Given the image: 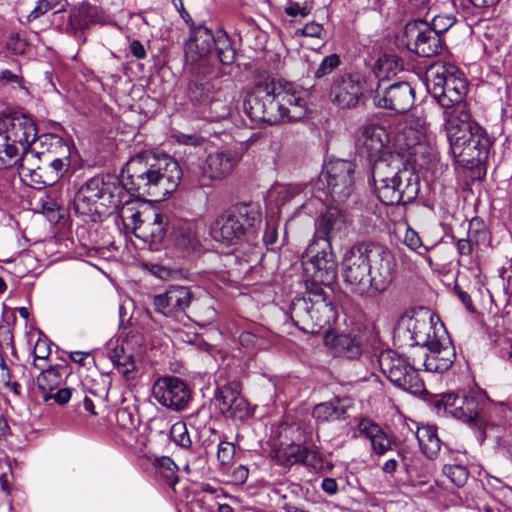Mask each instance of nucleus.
Returning a JSON list of instances; mask_svg holds the SVG:
<instances>
[{
    "label": "nucleus",
    "mask_w": 512,
    "mask_h": 512,
    "mask_svg": "<svg viewBox=\"0 0 512 512\" xmlns=\"http://www.w3.org/2000/svg\"><path fill=\"white\" fill-rule=\"evenodd\" d=\"M235 55V49L226 33L215 36L207 27L192 24L184 46L186 70L190 77L189 95L198 100L207 95L212 88L211 80L220 76L218 63L231 65Z\"/></svg>",
    "instance_id": "f257e3e1"
},
{
    "label": "nucleus",
    "mask_w": 512,
    "mask_h": 512,
    "mask_svg": "<svg viewBox=\"0 0 512 512\" xmlns=\"http://www.w3.org/2000/svg\"><path fill=\"white\" fill-rule=\"evenodd\" d=\"M342 272L350 291L360 296L384 293L396 274L391 251L374 242H356L342 259Z\"/></svg>",
    "instance_id": "f03ea898"
},
{
    "label": "nucleus",
    "mask_w": 512,
    "mask_h": 512,
    "mask_svg": "<svg viewBox=\"0 0 512 512\" xmlns=\"http://www.w3.org/2000/svg\"><path fill=\"white\" fill-rule=\"evenodd\" d=\"M243 109L254 122L277 125L305 117V93L295 84L275 78L258 82L247 94Z\"/></svg>",
    "instance_id": "7ed1b4c3"
},
{
    "label": "nucleus",
    "mask_w": 512,
    "mask_h": 512,
    "mask_svg": "<svg viewBox=\"0 0 512 512\" xmlns=\"http://www.w3.org/2000/svg\"><path fill=\"white\" fill-rule=\"evenodd\" d=\"M181 178L182 171L176 160L167 156L137 155L126 163L120 184L125 199L149 196L161 201L177 189Z\"/></svg>",
    "instance_id": "20e7f679"
},
{
    "label": "nucleus",
    "mask_w": 512,
    "mask_h": 512,
    "mask_svg": "<svg viewBox=\"0 0 512 512\" xmlns=\"http://www.w3.org/2000/svg\"><path fill=\"white\" fill-rule=\"evenodd\" d=\"M123 204H129V199H125L120 181L110 175H98L87 180L73 200L75 213L92 222L98 221L108 210H116Z\"/></svg>",
    "instance_id": "39448f33"
},
{
    "label": "nucleus",
    "mask_w": 512,
    "mask_h": 512,
    "mask_svg": "<svg viewBox=\"0 0 512 512\" xmlns=\"http://www.w3.org/2000/svg\"><path fill=\"white\" fill-rule=\"evenodd\" d=\"M426 86L429 94L443 108L444 124L453 118H467L470 113L464 97L468 83L452 65L433 67L427 74Z\"/></svg>",
    "instance_id": "423d86ee"
},
{
    "label": "nucleus",
    "mask_w": 512,
    "mask_h": 512,
    "mask_svg": "<svg viewBox=\"0 0 512 512\" xmlns=\"http://www.w3.org/2000/svg\"><path fill=\"white\" fill-rule=\"evenodd\" d=\"M450 150L461 163L474 164L485 161L492 141L485 129L471 118H453L444 124Z\"/></svg>",
    "instance_id": "0eeeda50"
},
{
    "label": "nucleus",
    "mask_w": 512,
    "mask_h": 512,
    "mask_svg": "<svg viewBox=\"0 0 512 512\" xmlns=\"http://www.w3.org/2000/svg\"><path fill=\"white\" fill-rule=\"evenodd\" d=\"M261 221L262 214L258 203L238 202L217 217L211 227V235L217 242L236 245L242 241H250Z\"/></svg>",
    "instance_id": "6e6552de"
},
{
    "label": "nucleus",
    "mask_w": 512,
    "mask_h": 512,
    "mask_svg": "<svg viewBox=\"0 0 512 512\" xmlns=\"http://www.w3.org/2000/svg\"><path fill=\"white\" fill-rule=\"evenodd\" d=\"M293 324L310 334L330 333L337 320L334 304L327 298L323 288L307 289L303 297H296L290 304Z\"/></svg>",
    "instance_id": "1a4fd4ad"
},
{
    "label": "nucleus",
    "mask_w": 512,
    "mask_h": 512,
    "mask_svg": "<svg viewBox=\"0 0 512 512\" xmlns=\"http://www.w3.org/2000/svg\"><path fill=\"white\" fill-rule=\"evenodd\" d=\"M485 397L472 389H460L445 393L436 402V407H443L452 417L476 429H482L483 412L486 407Z\"/></svg>",
    "instance_id": "9d476101"
},
{
    "label": "nucleus",
    "mask_w": 512,
    "mask_h": 512,
    "mask_svg": "<svg viewBox=\"0 0 512 512\" xmlns=\"http://www.w3.org/2000/svg\"><path fill=\"white\" fill-rule=\"evenodd\" d=\"M378 362L382 373L397 387L414 395L421 394L425 390L424 382L417 370L406 357L396 351H382Z\"/></svg>",
    "instance_id": "9b49d317"
},
{
    "label": "nucleus",
    "mask_w": 512,
    "mask_h": 512,
    "mask_svg": "<svg viewBox=\"0 0 512 512\" xmlns=\"http://www.w3.org/2000/svg\"><path fill=\"white\" fill-rule=\"evenodd\" d=\"M215 405L225 418L243 421L253 414L247 399L242 395V385L237 379L222 381L219 377L214 394Z\"/></svg>",
    "instance_id": "f8f14e48"
},
{
    "label": "nucleus",
    "mask_w": 512,
    "mask_h": 512,
    "mask_svg": "<svg viewBox=\"0 0 512 512\" xmlns=\"http://www.w3.org/2000/svg\"><path fill=\"white\" fill-rule=\"evenodd\" d=\"M71 373L68 364H56L43 369L36 378L37 389L41 392L43 402L53 400L64 405L71 399H79L80 392L73 388H61L64 379Z\"/></svg>",
    "instance_id": "ddd939ff"
},
{
    "label": "nucleus",
    "mask_w": 512,
    "mask_h": 512,
    "mask_svg": "<svg viewBox=\"0 0 512 512\" xmlns=\"http://www.w3.org/2000/svg\"><path fill=\"white\" fill-rule=\"evenodd\" d=\"M407 48L421 57H433L442 50V41L427 21L417 19L408 22L403 31Z\"/></svg>",
    "instance_id": "4468645a"
},
{
    "label": "nucleus",
    "mask_w": 512,
    "mask_h": 512,
    "mask_svg": "<svg viewBox=\"0 0 512 512\" xmlns=\"http://www.w3.org/2000/svg\"><path fill=\"white\" fill-rule=\"evenodd\" d=\"M365 79L359 73H342L333 78L329 97L341 109L355 108L366 92Z\"/></svg>",
    "instance_id": "2eb2a0df"
},
{
    "label": "nucleus",
    "mask_w": 512,
    "mask_h": 512,
    "mask_svg": "<svg viewBox=\"0 0 512 512\" xmlns=\"http://www.w3.org/2000/svg\"><path fill=\"white\" fill-rule=\"evenodd\" d=\"M317 242L311 244L308 253L312 254L310 260L305 264V270L310 275V279L306 281V288L312 289L322 288L321 286H331L337 279V262L331 252H327L325 247L321 252L315 254V246Z\"/></svg>",
    "instance_id": "dca6fc26"
},
{
    "label": "nucleus",
    "mask_w": 512,
    "mask_h": 512,
    "mask_svg": "<svg viewBox=\"0 0 512 512\" xmlns=\"http://www.w3.org/2000/svg\"><path fill=\"white\" fill-rule=\"evenodd\" d=\"M327 189L335 202H345L354 190L355 164L337 159L325 166Z\"/></svg>",
    "instance_id": "f3484780"
},
{
    "label": "nucleus",
    "mask_w": 512,
    "mask_h": 512,
    "mask_svg": "<svg viewBox=\"0 0 512 512\" xmlns=\"http://www.w3.org/2000/svg\"><path fill=\"white\" fill-rule=\"evenodd\" d=\"M153 397L162 406L174 411L184 409L191 398L188 385L175 376L161 377L152 389Z\"/></svg>",
    "instance_id": "a211bd4d"
},
{
    "label": "nucleus",
    "mask_w": 512,
    "mask_h": 512,
    "mask_svg": "<svg viewBox=\"0 0 512 512\" xmlns=\"http://www.w3.org/2000/svg\"><path fill=\"white\" fill-rule=\"evenodd\" d=\"M388 142V133L382 126L368 124L357 130L355 147L360 157L371 162L390 154Z\"/></svg>",
    "instance_id": "6ab92c4d"
},
{
    "label": "nucleus",
    "mask_w": 512,
    "mask_h": 512,
    "mask_svg": "<svg viewBox=\"0 0 512 512\" xmlns=\"http://www.w3.org/2000/svg\"><path fill=\"white\" fill-rule=\"evenodd\" d=\"M0 132L9 136L10 141L22 152L35 144L37 130L33 120L23 114H9L0 117Z\"/></svg>",
    "instance_id": "aec40b11"
},
{
    "label": "nucleus",
    "mask_w": 512,
    "mask_h": 512,
    "mask_svg": "<svg viewBox=\"0 0 512 512\" xmlns=\"http://www.w3.org/2000/svg\"><path fill=\"white\" fill-rule=\"evenodd\" d=\"M237 162L238 158L232 152L216 151L210 153L200 166V174L197 179L198 186L210 188L213 182L222 181L232 173Z\"/></svg>",
    "instance_id": "412c9836"
},
{
    "label": "nucleus",
    "mask_w": 512,
    "mask_h": 512,
    "mask_svg": "<svg viewBox=\"0 0 512 512\" xmlns=\"http://www.w3.org/2000/svg\"><path fill=\"white\" fill-rule=\"evenodd\" d=\"M415 93L414 89L407 82H397L383 91L380 85L375 91L373 102L378 108L389 109L396 113H405L414 105Z\"/></svg>",
    "instance_id": "4be33fe9"
},
{
    "label": "nucleus",
    "mask_w": 512,
    "mask_h": 512,
    "mask_svg": "<svg viewBox=\"0 0 512 512\" xmlns=\"http://www.w3.org/2000/svg\"><path fill=\"white\" fill-rule=\"evenodd\" d=\"M192 299L193 293L189 287L171 285L164 293L154 296L153 305L156 312L178 319L185 315Z\"/></svg>",
    "instance_id": "5701e85b"
},
{
    "label": "nucleus",
    "mask_w": 512,
    "mask_h": 512,
    "mask_svg": "<svg viewBox=\"0 0 512 512\" xmlns=\"http://www.w3.org/2000/svg\"><path fill=\"white\" fill-rule=\"evenodd\" d=\"M346 228L345 213L336 206H328L315 221V236L324 242L325 248H330L331 241L340 238Z\"/></svg>",
    "instance_id": "b1692460"
},
{
    "label": "nucleus",
    "mask_w": 512,
    "mask_h": 512,
    "mask_svg": "<svg viewBox=\"0 0 512 512\" xmlns=\"http://www.w3.org/2000/svg\"><path fill=\"white\" fill-rule=\"evenodd\" d=\"M20 154L18 172L22 181L34 188L50 186L54 177L45 176L44 166L40 165V163L43 164V160L38 152L27 149L26 152H20Z\"/></svg>",
    "instance_id": "393cba45"
},
{
    "label": "nucleus",
    "mask_w": 512,
    "mask_h": 512,
    "mask_svg": "<svg viewBox=\"0 0 512 512\" xmlns=\"http://www.w3.org/2000/svg\"><path fill=\"white\" fill-rule=\"evenodd\" d=\"M428 353L424 360L427 371L443 373L454 363L456 354L451 341L433 336V341L427 348Z\"/></svg>",
    "instance_id": "a878e982"
},
{
    "label": "nucleus",
    "mask_w": 512,
    "mask_h": 512,
    "mask_svg": "<svg viewBox=\"0 0 512 512\" xmlns=\"http://www.w3.org/2000/svg\"><path fill=\"white\" fill-rule=\"evenodd\" d=\"M358 432L370 441L372 454L383 456L393 449L394 440L373 420L362 418L357 425Z\"/></svg>",
    "instance_id": "bb28decb"
},
{
    "label": "nucleus",
    "mask_w": 512,
    "mask_h": 512,
    "mask_svg": "<svg viewBox=\"0 0 512 512\" xmlns=\"http://www.w3.org/2000/svg\"><path fill=\"white\" fill-rule=\"evenodd\" d=\"M488 414L483 413V428L480 431L481 439L491 436V432L500 426H503L506 421L512 418V403L507 401L491 402L487 408Z\"/></svg>",
    "instance_id": "cd10ccee"
},
{
    "label": "nucleus",
    "mask_w": 512,
    "mask_h": 512,
    "mask_svg": "<svg viewBox=\"0 0 512 512\" xmlns=\"http://www.w3.org/2000/svg\"><path fill=\"white\" fill-rule=\"evenodd\" d=\"M324 342L340 357L353 360L362 354V343L358 336H351L349 334L335 335L330 332L324 336Z\"/></svg>",
    "instance_id": "c85d7f7f"
},
{
    "label": "nucleus",
    "mask_w": 512,
    "mask_h": 512,
    "mask_svg": "<svg viewBox=\"0 0 512 512\" xmlns=\"http://www.w3.org/2000/svg\"><path fill=\"white\" fill-rule=\"evenodd\" d=\"M352 400L348 397H335L330 401L317 404L312 412L318 422H332L344 418Z\"/></svg>",
    "instance_id": "c756f323"
},
{
    "label": "nucleus",
    "mask_w": 512,
    "mask_h": 512,
    "mask_svg": "<svg viewBox=\"0 0 512 512\" xmlns=\"http://www.w3.org/2000/svg\"><path fill=\"white\" fill-rule=\"evenodd\" d=\"M169 239L175 248L185 253H191L199 246L194 225L190 222L173 225Z\"/></svg>",
    "instance_id": "7c9ffc66"
},
{
    "label": "nucleus",
    "mask_w": 512,
    "mask_h": 512,
    "mask_svg": "<svg viewBox=\"0 0 512 512\" xmlns=\"http://www.w3.org/2000/svg\"><path fill=\"white\" fill-rule=\"evenodd\" d=\"M305 188L307 187H302L300 185H286L278 188L276 190L275 198L276 205L278 207H282L293 202L295 206L306 210L308 214L311 213L312 210L309 207L315 206L320 202V200L311 198L304 202L303 199L305 195H303V192Z\"/></svg>",
    "instance_id": "2f4dec72"
},
{
    "label": "nucleus",
    "mask_w": 512,
    "mask_h": 512,
    "mask_svg": "<svg viewBox=\"0 0 512 512\" xmlns=\"http://www.w3.org/2000/svg\"><path fill=\"white\" fill-rule=\"evenodd\" d=\"M369 163L373 186L391 181L402 172L397 165L398 160L394 159L391 153Z\"/></svg>",
    "instance_id": "473e14b6"
},
{
    "label": "nucleus",
    "mask_w": 512,
    "mask_h": 512,
    "mask_svg": "<svg viewBox=\"0 0 512 512\" xmlns=\"http://www.w3.org/2000/svg\"><path fill=\"white\" fill-rule=\"evenodd\" d=\"M36 141L40 145V150L37 152L43 161H46L47 158H65L71 155L70 147L58 135L43 134L36 138Z\"/></svg>",
    "instance_id": "72a5a7b5"
},
{
    "label": "nucleus",
    "mask_w": 512,
    "mask_h": 512,
    "mask_svg": "<svg viewBox=\"0 0 512 512\" xmlns=\"http://www.w3.org/2000/svg\"><path fill=\"white\" fill-rule=\"evenodd\" d=\"M397 205H406L414 201L419 193V177L410 169H403L398 175Z\"/></svg>",
    "instance_id": "f704fd0d"
},
{
    "label": "nucleus",
    "mask_w": 512,
    "mask_h": 512,
    "mask_svg": "<svg viewBox=\"0 0 512 512\" xmlns=\"http://www.w3.org/2000/svg\"><path fill=\"white\" fill-rule=\"evenodd\" d=\"M419 446L423 454L429 458H435L441 448V440L438 438L436 428L433 426H421L416 433Z\"/></svg>",
    "instance_id": "c9c22d12"
},
{
    "label": "nucleus",
    "mask_w": 512,
    "mask_h": 512,
    "mask_svg": "<svg viewBox=\"0 0 512 512\" xmlns=\"http://www.w3.org/2000/svg\"><path fill=\"white\" fill-rule=\"evenodd\" d=\"M139 231L146 241L151 244H161L167 233V217L162 214H155L152 222L141 223Z\"/></svg>",
    "instance_id": "e433bc0d"
},
{
    "label": "nucleus",
    "mask_w": 512,
    "mask_h": 512,
    "mask_svg": "<svg viewBox=\"0 0 512 512\" xmlns=\"http://www.w3.org/2000/svg\"><path fill=\"white\" fill-rule=\"evenodd\" d=\"M425 327V321L413 317L401 318L394 330V341L400 347H414L412 329Z\"/></svg>",
    "instance_id": "4c0bfd02"
},
{
    "label": "nucleus",
    "mask_w": 512,
    "mask_h": 512,
    "mask_svg": "<svg viewBox=\"0 0 512 512\" xmlns=\"http://www.w3.org/2000/svg\"><path fill=\"white\" fill-rule=\"evenodd\" d=\"M110 359L118 371L125 376L136 369V359L124 345L114 348L110 353Z\"/></svg>",
    "instance_id": "58836bf2"
},
{
    "label": "nucleus",
    "mask_w": 512,
    "mask_h": 512,
    "mask_svg": "<svg viewBox=\"0 0 512 512\" xmlns=\"http://www.w3.org/2000/svg\"><path fill=\"white\" fill-rule=\"evenodd\" d=\"M399 68L398 58L395 55L383 54L373 65V73L379 81L389 79L395 75Z\"/></svg>",
    "instance_id": "ea45409f"
},
{
    "label": "nucleus",
    "mask_w": 512,
    "mask_h": 512,
    "mask_svg": "<svg viewBox=\"0 0 512 512\" xmlns=\"http://www.w3.org/2000/svg\"><path fill=\"white\" fill-rule=\"evenodd\" d=\"M20 152L22 151L10 141L9 136L0 132V169L18 163Z\"/></svg>",
    "instance_id": "a19ab883"
},
{
    "label": "nucleus",
    "mask_w": 512,
    "mask_h": 512,
    "mask_svg": "<svg viewBox=\"0 0 512 512\" xmlns=\"http://www.w3.org/2000/svg\"><path fill=\"white\" fill-rule=\"evenodd\" d=\"M212 88L207 93V95H204L201 100L193 99L190 95V99L194 102H198L201 104H204L205 106H208L209 113L211 114L210 117L214 120H220L222 118H225L229 114L228 107L219 99H215L212 95L214 90V85L211 83Z\"/></svg>",
    "instance_id": "79ce46f5"
},
{
    "label": "nucleus",
    "mask_w": 512,
    "mask_h": 512,
    "mask_svg": "<svg viewBox=\"0 0 512 512\" xmlns=\"http://www.w3.org/2000/svg\"><path fill=\"white\" fill-rule=\"evenodd\" d=\"M398 176L391 181L380 183L373 186L374 192L384 205H397V188H398Z\"/></svg>",
    "instance_id": "37998d69"
},
{
    "label": "nucleus",
    "mask_w": 512,
    "mask_h": 512,
    "mask_svg": "<svg viewBox=\"0 0 512 512\" xmlns=\"http://www.w3.org/2000/svg\"><path fill=\"white\" fill-rule=\"evenodd\" d=\"M156 473L169 486L178 482L177 466L170 457H162L156 461Z\"/></svg>",
    "instance_id": "c03bdc74"
},
{
    "label": "nucleus",
    "mask_w": 512,
    "mask_h": 512,
    "mask_svg": "<svg viewBox=\"0 0 512 512\" xmlns=\"http://www.w3.org/2000/svg\"><path fill=\"white\" fill-rule=\"evenodd\" d=\"M70 163V157L47 158L46 161H43L45 176L55 177L51 180V185L63 176L64 172L70 166Z\"/></svg>",
    "instance_id": "a18cd8bd"
},
{
    "label": "nucleus",
    "mask_w": 512,
    "mask_h": 512,
    "mask_svg": "<svg viewBox=\"0 0 512 512\" xmlns=\"http://www.w3.org/2000/svg\"><path fill=\"white\" fill-rule=\"evenodd\" d=\"M65 4L66 0H38L35 8L28 15V20H36L52 10L61 12Z\"/></svg>",
    "instance_id": "49530a36"
},
{
    "label": "nucleus",
    "mask_w": 512,
    "mask_h": 512,
    "mask_svg": "<svg viewBox=\"0 0 512 512\" xmlns=\"http://www.w3.org/2000/svg\"><path fill=\"white\" fill-rule=\"evenodd\" d=\"M87 29H89V26L80 5L70 12L65 30L72 35H76L77 33L84 32Z\"/></svg>",
    "instance_id": "de8ad7c7"
},
{
    "label": "nucleus",
    "mask_w": 512,
    "mask_h": 512,
    "mask_svg": "<svg viewBox=\"0 0 512 512\" xmlns=\"http://www.w3.org/2000/svg\"><path fill=\"white\" fill-rule=\"evenodd\" d=\"M467 235L476 246L484 244L489 238L487 227L484 221L479 217H474L469 222Z\"/></svg>",
    "instance_id": "09e8293b"
},
{
    "label": "nucleus",
    "mask_w": 512,
    "mask_h": 512,
    "mask_svg": "<svg viewBox=\"0 0 512 512\" xmlns=\"http://www.w3.org/2000/svg\"><path fill=\"white\" fill-rule=\"evenodd\" d=\"M443 473L457 487H463L469 477L468 469L463 465L448 464L443 467Z\"/></svg>",
    "instance_id": "8fccbe9b"
},
{
    "label": "nucleus",
    "mask_w": 512,
    "mask_h": 512,
    "mask_svg": "<svg viewBox=\"0 0 512 512\" xmlns=\"http://www.w3.org/2000/svg\"><path fill=\"white\" fill-rule=\"evenodd\" d=\"M305 449V446L292 443L279 451L278 458L285 465L301 463Z\"/></svg>",
    "instance_id": "3c124183"
},
{
    "label": "nucleus",
    "mask_w": 512,
    "mask_h": 512,
    "mask_svg": "<svg viewBox=\"0 0 512 512\" xmlns=\"http://www.w3.org/2000/svg\"><path fill=\"white\" fill-rule=\"evenodd\" d=\"M170 439L176 445L184 449H189L192 446V440L184 422H176L172 425L170 429Z\"/></svg>",
    "instance_id": "603ef678"
},
{
    "label": "nucleus",
    "mask_w": 512,
    "mask_h": 512,
    "mask_svg": "<svg viewBox=\"0 0 512 512\" xmlns=\"http://www.w3.org/2000/svg\"><path fill=\"white\" fill-rule=\"evenodd\" d=\"M341 64V59L338 54H331L326 56L314 73V77L317 79L323 78L331 74Z\"/></svg>",
    "instance_id": "864d4df0"
},
{
    "label": "nucleus",
    "mask_w": 512,
    "mask_h": 512,
    "mask_svg": "<svg viewBox=\"0 0 512 512\" xmlns=\"http://www.w3.org/2000/svg\"><path fill=\"white\" fill-rule=\"evenodd\" d=\"M413 334V342H415V346H422L428 348L430 343L433 341V336L435 335V331L429 323L425 321V327L416 328L411 330Z\"/></svg>",
    "instance_id": "5fc2aeb1"
},
{
    "label": "nucleus",
    "mask_w": 512,
    "mask_h": 512,
    "mask_svg": "<svg viewBox=\"0 0 512 512\" xmlns=\"http://www.w3.org/2000/svg\"><path fill=\"white\" fill-rule=\"evenodd\" d=\"M313 9V3L311 1H293L290 0L284 8V12L291 17H306Z\"/></svg>",
    "instance_id": "6e6d98bb"
},
{
    "label": "nucleus",
    "mask_w": 512,
    "mask_h": 512,
    "mask_svg": "<svg viewBox=\"0 0 512 512\" xmlns=\"http://www.w3.org/2000/svg\"><path fill=\"white\" fill-rule=\"evenodd\" d=\"M81 7L89 28L95 24H105V16L98 6L82 4Z\"/></svg>",
    "instance_id": "4d7b16f0"
},
{
    "label": "nucleus",
    "mask_w": 512,
    "mask_h": 512,
    "mask_svg": "<svg viewBox=\"0 0 512 512\" xmlns=\"http://www.w3.org/2000/svg\"><path fill=\"white\" fill-rule=\"evenodd\" d=\"M235 446L227 441H220L217 450V459L221 466L229 465L234 459Z\"/></svg>",
    "instance_id": "13d9d810"
},
{
    "label": "nucleus",
    "mask_w": 512,
    "mask_h": 512,
    "mask_svg": "<svg viewBox=\"0 0 512 512\" xmlns=\"http://www.w3.org/2000/svg\"><path fill=\"white\" fill-rule=\"evenodd\" d=\"M454 23L455 18L450 15H436L432 18L431 24L429 25L430 29H433L440 38L441 35L451 28Z\"/></svg>",
    "instance_id": "bf43d9fd"
},
{
    "label": "nucleus",
    "mask_w": 512,
    "mask_h": 512,
    "mask_svg": "<svg viewBox=\"0 0 512 512\" xmlns=\"http://www.w3.org/2000/svg\"><path fill=\"white\" fill-rule=\"evenodd\" d=\"M404 243L419 255H424L427 252V247L422 244L417 232L412 229H407L404 237Z\"/></svg>",
    "instance_id": "052dcab7"
},
{
    "label": "nucleus",
    "mask_w": 512,
    "mask_h": 512,
    "mask_svg": "<svg viewBox=\"0 0 512 512\" xmlns=\"http://www.w3.org/2000/svg\"><path fill=\"white\" fill-rule=\"evenodd\" d=\"M302 456L303 458L301 460V464L310 467L315 471L322 469L323 459L318 452L310 450L309 448L306 447L305 452Z\"/></svg>",
    "instance_id": "680f3d73"
},
{
    "label": "nucleus",
    "mask_w": 512,
    "mask_h": 512,
    "mask_svg": "<svg viewBox=\"0 0 512 512\" xmlns=\"http://www.w3.org/2000/svg\"><path fill=\"white\" fill-rule=\"evenodd\" d=\"M407 146L408 149L410 150L409 155L414 157L413 162L416 165L423 167L427 163V161H420L418 159V155L425 154L428 150V146L424 143H421L420 141L408 143Z\"/></svg>",
    "instance_id": "e2e57ef3"
},
{
    "label": "nucleus",
    "mask_w": 512,
    "mask_h": 512,
    "mask_svg": "<svg viewBox=\"0 0 512 512\" xmlns=\"http://www.w3.org/2000/svg\"><path fill=\"white\" fill-rule=\"evenodd\" d=\"M323 30L324 28L321 24L312 21L307 23L303 28L298 29L296 34L306 37L320 38Z\"/></svg>",
    "instance_id": "0e129e2a"
},
{
    "label": "nucleus",
    "mask_w": 512,
    "mask_h": 512,
    "mask_svg": "<svg viewBox=\"0 0 512 512\" xmlns=\"http://www.w3.org/2000/svg\"><path fill=\"white\" fill-rule=\"evenodd\" d=\"M51 353L50 345L47 340H41L39 339L33 350L34 359L35 360H44L49 357Z\"/></svg>",
    "instance_id": "69168bd1"
},
{
    "label": "nucleus",
    "mask_w": 512,
    "mask_h": 512,
    "mask_svg": "<svg viewBox=\"0 0 512 512\" xmlns=\"http://www.w3.org/2000/svg\"><path fill=\"white\" fill-rule=\"evenodd\" d=\"M126 204H123L121 205L122 206V212H121V216L123 218L124 221L126 220H130L131 224L133 225V229L136 231V230H139V225L141 223H145L144 221L141 220V214L139 211H135V212H131L129 208H125Z\"/></svg>",
    "instance_id": "338daca9"
},
{
    "label": "nucleus",
    "mask_w": 512,
    "mask_h": 512,
    "mask_svg": "<svg viewBox=\"0 0 512 512\" xmlns=\"http://www.w3.org/2000/svg\"><path fill=\"white\" fill-rule=\"evenodd\" d=\"M249 475V470L243 465H239L231 473V482L236 485H241L246 482Z\"/></svg>",
    "instance_id": "774afa93"
}]
</instances>
